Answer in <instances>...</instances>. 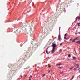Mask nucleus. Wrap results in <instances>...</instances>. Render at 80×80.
Returning <instances> with one entry per match:
<instances>
[{
    "instance_id": "obj_1",
    "label": "nucleus",
    "mask_w": 80,
    "mask_h": 80,
    "mask_svg": "<svg viewBox=\"0 0 80 80\" xmlns=\"http://www.w3.org/2000/svg\"><path fill=\"white\" fill-rule=\"evenodd\" d=\"M32 55L31 53L30 52H27L25 55L26 57H30Z\"/></svg>"
},
{
    "instance_id": "obj_2",
    "label": "nucleus",
    "mask_w": 80,
    "mask_h": 80,
    "mask_svg": "<svg viewBox=\"0 0 80 80\" xmlns=\"http://www.w3.org/2000/svg\"><path fill=\"white\" fill-rule=\"evenodd\" d=\"M27 27H28V29L29 31L30 32H32V25H30L29 24H28L27 25Z\"/></svg>"
},
{
    "instance_id": "obj_3",
    "label": "nucleus",
    "mask_w": 80,
    "mask_h": 80,
    "mask_svg": "<svg viewBox=\"0 0 80 80\" xmlns=\"http://www.w3.org/2000/svg\"><path fill=\"white\" fill-rule=\"evenodd\" d=\"M21 32V30L20 28L19 29L17 30L16 32H14V33H16V34H18V33H20Z\"/></svg>"
},
{
    "instance_id": "obj_4",
    "label": "nucleus",
    "mask_w": 80,
    "mask_h": 80,
    "mask_svg": "<svg viewBox=\"0 0 80 80\" xmlns=\"http://www.w3.org/2000/svg\"><path fill=\"white\" fill-rule=\"evenodd\" d=\"M24 33L26 34H28V33L27 32V29H25V30H24Z\"/></svg>"
},
{
    "instance_id": "obj_5",
    "label": "nucleus",
    "mask_w": 80,
    "mask_h": 80,
    "mask_svg": "<svg viewBox=\"0 0 80 80\" xmlns=\"http://www.w3.org/2000/svg\"><path fill=\"white\" fill-rule=\"evenodd\" d=\"M24 33L26 34H28V33L27 32V29H25V30H24Z\"/></svg>"
},
{
    "instance_id": "obj_6",
    "label": "nucleus",
    "mask_w": 80,
    "mask_h": 80,
    "mask_svg": "<svg viewBox=\"0 0 80 80\" xmlns=\"http://www.w3.org/2000/svg\"><path fill=\"white\" fill-rule=\"evenodd\" d=\"M52 47H53V48H55V47H56V44H52Z\"/></svg>"
},
{
    "instance_id": "obj_7",
    "label": "nucleus",
    "mask_w": 80,
    "mask_h": 80,
    "mask_svg": "<svg viewBox=\"0 0 80 80\" xmlns=\"http://www.w3.org/2000/svg\"><path fill=\"white\" fill-rule=\"evenodd\" d=\"M55 48H53L52 50L51 51L52 54H53L55 52Z\"/></svg>"
},
{
    "instance_id": "obj_8",
    "label": "nucleus",
    "mask_w": 80,
    "mask_h": 80,
    "mask_svg": "<svg viewBox=\"0 0 80 80\" xmlns=\"http://www.w3.org/2000/svg\"><path fill=\"white\" fill-rule=\"evenodd\" d=\"M75 66L76 67V68H79V65L78 64H75Z\"/></svg>"
},
{
    "instance_id": "obj_9",
    "label": "nucleus",
    "mask_w": 80,
    "mask_h": 80,
    "mask_svg": "<svg viewBox=\"0 0 80 80\" xmlns=\"http://www.w3.org/2000/svg\"><path fill=\"white\" fill-rule=\"evenodd\" d=\"M38 47V45L37 43L35 44L34 45V47H35V48H37Z\"/></svg>"
},
{
    "instance_id": "obj_10",
    "label": "nucleus",
    "mask_w": 80,
    "mask_h": 80,
    "mask_svg": "<svg viewBox=\"0 0 80 80\" xmlns=\"http://www.w3.org/2000/svg\"><path fill=\"white\" fill-rule=\"evenodd\" d=\"M19 28L20 29V30H23L24 29V28L23 27H20V28Z\"/></svg>"
},
{
    "instance_id": "obj_11",
    "label": "nucleus",
    "mask_w": 80,
    "mask_h": 80,
    "mask_svg": "<svg viewBox=\"0 0 80 80\" xmlns=\"http://www.w3.org/2000/svg\"><path fill=\"white\" fill-rule=\"evenodd\" d=\"M61 38V37L60 36V34L58 36V40H59V41H60V38Z\"/></svg>"
},
{
    "instance_id": "obj_12",
    "label": "nucleus",
    "mask_w": 80,
    "mask_h": 80,
    "mask_svg": "<svg viewBox=\"0 0 80 80\" xmlns=\"http://www.w3.org/2000/svg\"><path fill=\"white\" fill-rule=\"evenodd\" d=\"M65 3H66V4H67V3H68V4H69V2H68V3H67V0H66L65 1Z\"/></svg>"
},
{
    "instance_id": "obj_13",
    "label": "nucleus",
    "mask_w": 80,
    "mask_h": 80,
    "mask_svg": "<svg viewBox=\"0 0 80 80\" xmlns=\"http://www.w3.org/2000/svg\"><path fill=\"white\" fill-rule=\"evenodd\" d=\"M73 59H74V60H76V59H77V58L75 57H73Z\"/></svg>"
},
{
    "instance_id": "obj_14",
    "label": "nucleus",
    "mask_w": 80,
    "mask_h": 80,
    "mask_svg": "<svg viewBox=\"0 0 80 80\" xmlns=\"http://www.w3.org/2000/svg\"><path fill=\"white\" fill-rule=\"evenodd\" d=\"M74 77H75V76H72V78L70 79V80H73V78H74Z\"/></svg>"
},
{
    "instance_id": "obj_15",
    "label": "nucleus",
    "mask_w": 80,
    "mask_h": 80,
    "mask_svg": "<svg viewBox=\"0 0 80 80\" xmlns=\"http://www.w3.org/2000/svg\"><path fill=\"white\" fill-rule=\"evenodd\" d=\"M78 27H80V23H78Z\"/></svg>"
},
{
    "instance_id": "obj_16",
    "label": "nucleus",
    "mask_w": 80,
    "mask_h": 80,
    "mask_svg": "<svg viewBox=\"0 0 80 80\" xmlns=\"http://www.w3.org/2000/svg\"><path fill=\"white\" fill-rule=\"evenodd\" d=\"M76 43H80V41H78L76 42Z\"/></svg>"
},
{
    "instance_id": "obj_17",
    "label": "nucleus",
    "mask_w": 80,
    "mask_h": 80,
    "mask_svg": "<svg viewBox=\"0 0 80 80\" xmlns=\"http://www.w3.org/2000/svg\"><path fill=\"white\" fill-rule=\"evenodd\" d=\"M58 68H59V69L61 68V69H62V68H63V67H59Z\"/></svg>"
},
{
    "instance_id": "obj_18",
    "label": "nucleus",
    "mask_w": 80,
    "mask_h": 80,
    "mask_svg": "<svg viewBox=\"0 0 80 80\" xmlns=\"http://www.w3.org/2000/svg\"><path fill=\"white\" fill-rule=\"evenodd\" d=\"M78 17H77L76 18V20H78Z\"/></svg>"
},
{
    "instance_id": "obj_19",
    "label": "nucleus",
    "mask_w": 80,
    "mask_h": 80,
    "mask_svg": "<svg viewBox=\"0 0 80 80\" xmlns=\"http://www.w3.org/2000/svg\"><path fill=\"white\" fill-rule=\"evenodd\" d=\"M46 52V53L47 54H49V53H48V50H47Z\"/></svg>"
},
{
    "instance_id": "obj_20",
    "label": "nucleus",
    "mask_w": 80,
    "mask_h": 80,
    "mask_svg": "<svg viewBox=\"0 0 80 80\" xmlns=\"http://www.w3.org/2000/svg\"><path fill=\"white\" fill-rule=\"evenodd\" d=\"M56 65L57 66V65H61V63L58 64H56Z\"/></svg>"
},
{
    "instance_id": "obj_21",
    "label": "nucleus",
    "mask_w": 80,
    "mask_h": 80,
    "mask_svg": "<svg viewBox=\"0 0 80 80\" xmlns=\"http://www.w3.org/2000/svg\"><path fill=\"white\" fill-rule=\"evenodd\" d=\"M68 57H69V58L70 57H71V55H70V54H69V55H68Z\"/></svg>"
},
{
    "instance_id": "obj_22",
    "label": "nucleus",
    "mask_w": 80,
    "mask_h": 80,
    "mask_svg": "<svg viewBox=\"0 0 80 80\" xmlns=\"http://www.w3.org/2000/svg\"><path fill=\"white\" fill-rule=\"evenodd\" d=\"M48 66H49V67H51V65L50 64H48Z\"/></svg>"
},
{
    "instance_id": "obj_23",
    "label": "nucleus",
    "mask_w": 80,
    "mask_h": 80,
    "mask_svg": "<svg viewBox=\"0 0 80 80\" xmlns=\"http://www.w3.org/2000/svg\"><path fill=\"white\" fill-rule=\"evenodd\" d=\"M73 67L71 68H70V70H72V69H73Z\"/></svg>"
},
{
    "instance_id": "obj_24",
    "label": "nucleus",
    "mask_w": 80,
    "mask_h": 80,
    "mask_svg": "<svg viewBox=\"0 0 80 80\" xmlns=\"http://www.w3.org/2000/svg\"><path fill=\"white\" fill-rule=\"evenodd\" d=\"M62 49H60L59 50L60 52H62Z\"/></svg>"
},
{
    "instance_id": "obj_25",
    "label": "nucleus",
    "mask_w": 80,
    "mask_h": 80,
    "mask_svg": "<svg viewBox=\"0 0 80 80\" xmlns=\"http://www.w3.org/2000/svg\"><path fill=\"white\" fill-rule=\"evenodd\" d=\"M44 76H45V74H44V75H43V76H42V77H44Z\"/></svg>"
},
{
    "instance_id": "obj_26",
    "label": "nucleus",
    "mask_w": 80,
    "mask_h": 80,
    "mask_svg": "<svg viewBox=\"0 0 80 80\" xmlns=\"http://www.w3.org/2000/svg\"><path fill=\"white\" fill-rule=\"evenodd\" d=\"M66 36H67V34H65L64 35V37H66Z\"/></svg>"
},
{
    "instance_id": "obj_27",
    "label": "nucleus",
    "mask_w": 80,
    "mask_h": 80,
    "mask_svg": "<svg viewBox=\"0 0 80 80\" xmlns=\"http://www.w3.org/2000/svg\"><path fill=\"white\" fill-rule=\"evenodd\" d=\"M63 45V43H61L60 44V45Z\"/></svg>"
},
{
    "instance_id": "obj_28",
    "label": "nucleus",
    "mask_w": 80,
    "mask_h": 80,
    "mask_svg": "<svg viewBox=\"0 0 80 80\" xmlns=\"http://www.w3.org/2000/svg\"><path fill=\"white\" fill-rule=\"evenodd\" d=\"M75 40H73L72 41V42H75Z\"/></svg>"
},
{
    "instance_id": "obj_29",
    "label": "nucleus",
    "mask_w": 80,
    "mask_h": 80,
    "mask_svg": "<svg viewBox=\"0 0 80 80\" xmlns=\"http://www.w3.org/2000/svg\"><path fill=\"white\" fill-rule=\"evenodd\" d=\"M66 39V37H65V36H64V39Z\"/></svg>"
},
{
    "instance_id": "obj_30",
    "label": "nucleus",
    "mask_w": 80,
    "mask_h": 80,
    "mask_svg": "<svg viewBox=\"0 0 80 80\" xmlns=\"http://www.w3.org/2000/svg\"><path fill=\"white\" fill-rule=\"evenodd\" d=\"M78 78H80V75L78 77Z\"/></svg>"
},
{
    "instance_id": "obj_31",
    "label": "nucleus",
    "mask_w": 80,
    "mask_h": 80,
    "mask_svg": "<svg viewBox=\"0 0 80 80\" xmlns=\"http://www.w3.org/2000/svg\"><path fill=\"white\" fill-rule=\"evenodd\" d=\"M30 77H31V78H32V76H31L30 77H29V78H30Z\"/></svg>"
},
{
    "instance_id": "obj_32",
    "label": "nucleus",
    "mask_w": 80,
    "mask_h": 80,
    "mask_svg": "<svg viewBox=\"0 0 80 80\" xmlns=\"http://www.w3.org/2000/svg\"><path fill=\"white\" fill-rule=\"evenodd\" d=\"M80 17H79V18H78V20H80Z\"/></svg>"
},
{
    "instance_id": "obj_33",
    "label": "nucleus",
    "mask_w": 80,
    "mask_h": 80,
    "mask_svg": "<svg viewBox=\"0 0 80 80\" xmlns=\"http://www.w3.org/2000/svg\"><path fill=\"white\" fill-rule=\"evenodd\" d=\"M76 69H77V68H74V70H76Z\"/></svg>"
},
{
    "instance_id": "obj_34",
    "label": "nucleus",
    "mask_w": 80,
    "mask_h": 80,
    "mask_svg": "<svg viewBox=\"0 0 80 80\" xmlns=\"http://www.w3.org/2000/svg\"><path fill=\"white\" fill-rule=\"evenodd\" d=\"M32 34H31L30 36H31V37H32Z\"/></svg>"
},
{
    "instance_id": "obj_35",
    "label": "nucleus",
    "mask_w": 80,
    "mask_h": 80,
    "mask_svg": "<svg viewBox=\"0 0 80 80\" xmlns=\"http://www.w3.org/2000/svg\"><path fill=\"white\" fill-rule=\"evenodd\" d=\"M60 73L61 74V73H62V72H60Z\"/></svg>"
},
{
    "instance_id": "obj_36",
    "label": "nucleus",
    "mask_w": 80,
    "mask_h": 80,
    "mask_svg": "<svg viewBox=\"0 0 80 80\" xmlns=\"http://www.w3.org/2000/svg\"><path fill=\"white\" fill-rule=\"evenodd\" d=\"M50 71H49L48 73H50Z\"/></svg>"
},
{
    "instance_id": "obj_37",
    "label": "nucleus",
    "mask_w": 80,
    "mask_h": 80,
    "mask_svg": "<svg viewBox=\"0 0 80 80\" xmlns=\"http://www.w3.org/2000/svg\"><path fill=\"white\" fill-rule=\"evenodd\" d=\"M70 41L72 40V39H70V40H69Z\"/></svg>"
},
{
    "instance_id": "obj_38",
    "label": "nucleus",
    "mask_w": 80,
    "mask_h": 80,
    "mask_svg": "<svg viewBox=\"0 0 80 80\" xmlns=\"http://www.w3.org/2000/svg\"><path fill=\"white\" fill-rule=\"evenodd\" d=\"M78 33H79V34H80V32H79Z\"/></svg>"
},
{
    "instance_id": "obj_39",
    "label": "nucleus",
    "mask_w": 80,
    "mask_h": 80,
    "mask_svg": "<svg viewBox=\"0 0 80 80\" xmlns=\"http://www.w3.org/2000/svg\"><path fill=\"white\" fill-rule=\"evenodd\" d=\"M78 70H80V68H79V69Z\"/></svg>"
},
{
    "instance_id": "obj_40",
    "label": "nucleus",
    "mask_w": 80,
    "mask_h": 80,
    "mask_svg": "<svg viewBox=\"0 0 80 80\" xmlns=\"http://www.w3.org/2000/svg\"><path fill=\"white\" fill-rule=\"evenodd\" d=\"M68 38H66V40H68Z\"/></svg>"
},
{
    "instance_id": "obj_41",
    "label": "nucleus",
    "mask_w": 80,
    "mask_h": 80,
    "mask_svg": "<svg viewBox=\"0 0 80 80\" xmlns=\"http://www.w3.org/2000/svg\"><path fill=\"white\" fill-rule=\"evenodd\" d=\"M29 80H31V79H29Z\"/></svg>"
},
{
    "instance_id": "obj_42",
    "label": "nucleus",
    "mask_w": 80,
    "mask_h": 80,
    "mask_svg": "<svg viewBox=\"0 0 80 80\" xmlns=\"http://www.w3.org/2000/svg\"><path fill=\"white\" fill-rule=\"evenodd\" d=\"M32 41H33L34 40H33V39H32Z\"/></svg>"
},
{
    "instance_id": "obj_43",
    "label": "nucleus",
    "mask_w": 80,
    "mask_h": 80,
    "mask_svg": "<svg viewBox=\"0 0 80 80\" xmlns=\"http://www.w3.org/2000/svg\"><path fill=\"white\" fill-rule=\"evenodd\" d=\"M29 48H28V49H29Z\"/></svg>"
},
{
    "instance_id": "obj_44",
    "label": "nucleus",
    "mask_w": 80,
    "mask_h": 80,
    "mask_svg": "<svg viewBox=\"0 0 80 80\" xmlns=\"http://www.w3.org/2000/svg\"><path fill=\"white\" fill-rule=\"evenodd\" d=\"M70 3H71V2L70 1Z\"/></svg>"
},
{
    "instance_id": "obj_45",
    "label": "nucleus",
    "mask_w": 80,
    "mask_h": 80,
    "mask_svg": "<svg viewBox=\"0 0 80 80\" xmlns=\"http://www.w3.org/2000/svg\"><path fill=\"white\" fill-rule=\"evenodd\" d=\"M43 12V10H42V12Z\"/></svg>"
},
{
    "instance_id": "obj_46",
    "label": "nucleus",
    "mask_w": 80,
    "mask_h": 80,
    "mask_svg": "<svg viewBox=\"0 0 80 80\" xmlns=\"http://www.w3.org/2000/svg\"><path fill=\"white\" fill-rule=\"evenodd\" d=\"M46 67H47V65L45 66Z\"/></svg>"
},
{
    "instance_id": "obj_47",
    "label": "nucleus",
    "mask_w": 80,
    "mask_h": 80,
    "mask_svg": "<svg viewBox=\"0 0 80 80\" xmlns=\"http://www.w3.org/2000/svg\"><path fill=\"white\" fill-rule=\"evenodd\" d=\"M75 34H77V33H76Z\"/></svg>"
},
{
    "instance_id": "obj_48",
    "label": "nucleus",
    "mask_w": 80,
    "mask_h": 80,
    "mask_svg": "<svg viewBox=\"0 0 80 80\" xmlns=\"http://www.w3.org/2000/svg\"><path fill=\"white\" fill-rule=\"evenodd\" d=\"M21 77H22V76H21Z\"/></svg>"
}]
</instances>
